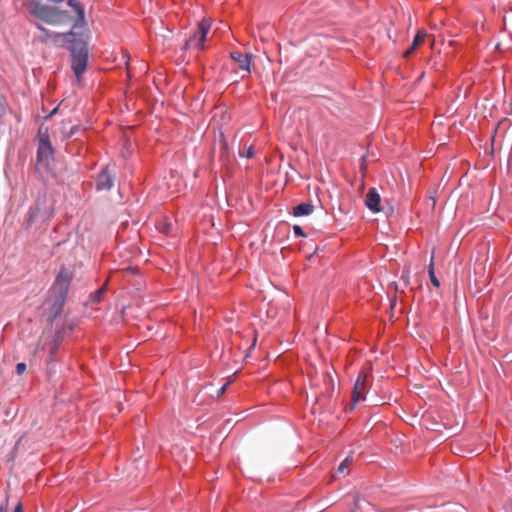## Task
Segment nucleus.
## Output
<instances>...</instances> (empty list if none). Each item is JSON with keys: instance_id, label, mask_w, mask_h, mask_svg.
Here are the masks:
<instances>
[{"instance_id": "nucleus-4", "label": "nucleus", "mask_w": 512, "mask_h": 512, "mask_svg": "<svg viewBox=\"0 0 512 512\" xmlns=\"http://www.w3.org/2000/svg\"><path fill=\"white\" fill-rule=\"evenodd\" d=\"M211 27V21L209 19H202L198 23L197 30L186 40V49H204V43L206 36Z\"/></svg>"}, {"instance_id": "nucleus-10", "label": "nucleus", "mask_w": 512, "mask_h": 512, "mask_svg": "<svg viewBox=\"0 0 512 512\" xmlns=\"http://www.w3.org/2000/svg\"><path fill=\"white\" fill-rule=\"evenodd\" d=\"M314 205L310 202H302L295 207H293V216L295 217H302V216H308L313 213L314 211Z\"/></svg>"}, {"instance_id": "nucleus-13", "label": "nucleus", "mask_w": 512, "mask_h": 512, "mask_svg": "<svg viewBox=\"0 0 512 512\" xmlns=\"http://www.w3.org/2000/svg\"><path fill=\"white\" fill-rule=\"evenodd\" d=\"M158 230L166 235H170L173 231V223L168 220H162L157 225Z\"/></svg>"}, {"instance_id": "nucleus-16", "label": "nucleus", "mask_w": 512, "mask_h": 512, "mask_svg": "<svg viewBox=\"0 0 512 512\" xmlns=\"http://www.w3.org/2000/svg\"><path fill=\"white\" fill-rule=\"evenodd\" d=\"M37 29L42 33V35L40 36V40L42 42H47L50 40L51 38V34H50V31L48 29H46L45 27H43L41 24L39 23H36L35 24Z\"/></svg>"}, {"instance_id": "nucleus-12", "label": "nucleus", "mask_w": 512, "mask_h": 512, "mask_svg": "<svg viewBox=\"0 0 512 512\" xmlns=\"http://www.w3.org/2000/svg\"><path fill=\"white\" fill-rule=\"evenodd\" d=\"M428 274H429V279H430L432 285L434 287H436V288H439L440 287V281H439V279L435 275V271H434V258H433V256L431 257L430 264L428 266Z\"/></svg>"}, {"instance_id": "nucleus-21", "label": "nucleus", "mask_w": 512, "mask_h": 512, "mask_svg": "<svg viewBox=\"0 0 512 512\" xmlns=\"http://www.w3.org/2000/svg\"><path fill=\"white\" fill-rule=\"evenodd\" d=\"M240 155L242 157H246V158H252L254 157L255 155V151H254V148L252 146H250L249 148H247L246 152L245 153H240Z\"/></svg>"}, {"instance_id": "nucleus-20", "label": "nucleus", "mask_w": 512, "mask_h": 512, "mask_svg": "<svg viewBox=\"0 0 512 512\" xmlns=\"http://www.w3.org/2000/svg\"><path fill=\"white\" fill-rule=\"evenodd\" d=\"M78 131H80V127L78 125H74L70 128L69 132L66 133V138L73 137Z\"/></svg>"}, {"instance_id": "nucleus-17", "label": "nucleus", "mask_w": 512, "mask_h": 512, "mask_svg": "<svg viewBox=\"0 0 512 512\" xmlns=\"http://www.w3.org/2000/svg\"><path fill=\"white\" fill-rule=\"evenodd\" d=\"M351 462L350 457H346L338 466L336 474H344L345 470L348 468Z\"/></svg>"}, {"instance_id": "nucleus-3", "label": "nucleus", "mask_w": 512, "mask_h": 512, "mask_svg": "<svg viewBox=\"0 0 512 512\" xmlns=\"http://www.w3.org/2000/svg\"><path fill=\"white\" fill-rule=\"evenodd\" d=\"M71 281L72 275L67 270L62 269L57 274L51 287V298L54 299L50 312L51 321L55 320L61 314L67 299Z\"/></svg>"}, {"instance_id": "nucleus-11", "label": "nucleus", "mask_w": 512, "mask_h": 512, "mask_svg": "<svg viewBox=\"0 0 512 512\" xmlns=\"http://www.w3.org/2000/svg\"><path fill=\"white\" fill-rule=\"evenodd\" d=\"M75 327L74 323H70L67 325L62 326L61 328H58L55 331V341L60 342L62 341L67 335H69Z\"/></svg>"}, {"instance_id": "nucleus-1", "label": "nucleus", "mask_w": 512, "mask_h": 512, "mask_svg": "<svg viewBox=\"0 0 512 512\" xmlns=\"http://www.w3.org/2000/svg\"><path fill=\"white\" fill-rule=\"evenodd\" d=\"M82 27L74 23L68 32L54 35V41L62 38L63 45L71 52V68L78 80L82 78L88 65L87 43L83 40L82 34L77 32V29Z\"/></svg>"}, {"instance_id": "nucleus-15", "label": "nucleus", "mask_w": 512, "mask_h": 512, "mask_svg": "<svg viewBox=\"0 0 512 512\" xmlns=\"http://www.w3.org/2000/svg\"><path fill=\"white\" fill-rule=\"evenodd\" d=\"M106 291V285H103L97 291L91 294V300L96 303L100 302L103 299V296L106 293Z\"/></svg>"}, {"instance_id": "nucleus-23", "label": "nucleus", "mask_w": 512, "mask_h": 512, "mask_svg": "<svg viewBox=\"0 0 512 512\" xmlns=\"http://www.w3.org/2000/svg\"><path fill=\"white\" fill-rule=\"evenodd\" d=\"M229 383H225L219 390H218V396H221L227 389Z\"/></svg>"}, {"instance_id": "nucleus-5", "label": "nucleus", "mask_w": 512, "mask_h": 512, "mask_svg": "<svg viewBox=\"0 0 512 512\" xmlns=\"http://www.w3.org/2000/svg\"><path fill=\"white\" fill-rule=\"evenodd\" d=\"M370 374L366 371H361L354 384L352 393V404L350 410L354 409V406L366 399V394L370 387Z\"/></svg>"}, {"instance_id": "nucleus-19", "label": "nucleus", "mask_w": 512, "mask_h": 512, "mask_svg": "<svg viewBox=\"0 0 512 512\" xmlns=\"http://www.w3.org/2000/svg\"><path fill=\"white\" fill-rule=\"evenodd\" d=\"M293 233H294V235L296 237H305L306 236V234L304 233L303 229L300 226H298V225H295L293 227Z\"/></svg>"}, {"instance_id": "nucleus-14", "label": "nucleus", "mask_w": 512, "mask_h": 512, "mask_svg": "<svg viewBox=\"0 0 512 512\" xmlns=\"http://www.w3.org/2000/svg\"><path fill=\"white\" fill-rule=\"evenodd\" d=\"M426 36H427V33L425 31L418 30V32L415 35L413 42H412V49H415L416 47L423 44L426 39Z\"/></svg>"}, {"instance_id": "nucleus-6", "label": "nucleus", "mask_w": 512, "mask_h": 512, "mask_svg": "<svg viewBox=\"0 0 512 512\" xmlns=\"http://www.w3.org/2000/svg\"><path fill=\"white\" fill-rule=\"evenodd\" d=\"M54 158V150L49 137L40 139L37 148V164L45 169L49 167Z\"/></svg>"}, {"instance_id": "nucleus-8", "label": "nucleus", "mask_w": 512, "mask_h": 512, "mask_svg": "<svg viewBox=\"0 0 512 512\" xmlns=\"http://www.w3.org/2000/svg\"><path fill=\"white\" fill-rule=\"evenodd\" d=\"M380 202L381 197L377 190L374 188L370 189L367 192L365 199V204L367 208L374 213H378L381 211Z\"/></svg>"}, {"instance_id": "nucleus-24", "label": "nucleus", "mask_w": 512, "mask_h": 512, "mask_svg": "<svg viewBox=\"0 0 512 512\" xmlns=\"http://www.w3.org/2000/svg\"><path fill=\"white\" fill-rule=\"evenodd\" d=\"M58 111V107L54 108L46 117L45 119H50L54 114H56Z\"/></svg>"}, {"instance_id": "nucleus-9", "label": "nucleus", "mask_w": 512, "mask_h": 512, "mask_svg": "<svg viewBox=\"0 0 512 512\" xmlns=\"http://www.w3.org/2000/svg\"><path fill=\"white\" fill-rule=\"evenodd\" d=\"M230 57L234 60L241 70L250 72V66L252 62L251 54H243L239 51L231 52Z\"/></svg>"}, {"instance_id": "nucleus-26", "label": "nucleus", "mask_w": 512, "mask_h": 512, "mask_svg": "<svg viewBox=\"0 0 512 512\" xmlns=\"http://www.w3.org/2000/svg\"><path fill=\"white\" fill-rule=\"evenodd\" d=\"M510 105H511V110H512V101H511V104H510Z\"/></svg>"}, {"instance_id": "nucleus-18", "label": "nucleus", "mask_w": 512, "mask_h": 512, "mask_svg": "<svg viewBox=\"0 0 512 512\" xmlns=\"http://www.w3.org/2000/svg\"><path fill=\"white\" fill-rule=\"evenodd\" d=\"M22 505L20 503L17 504V506L14 508L13 512H22ZM0 512H9L8 510V502L6 501L5 504L0 506Z\"/></svg>"}, {"instance_id": "nucleus-22", "label": "nucleus", "mask_w": 512, "mask_h": 512, "mask_svg": "<svg viewBox=\"0 0 512 512\" xmlns=\"http://www.w3.org/2000/svg\"><path fill=\"white\" fill-rule=\"evenodd\" d=\"M25 370H26V364L25 363L21 362V363H18L16 365V373L18 375L23 374L25 372Z\"/></svg>"}, {"instance_id": "nucleus-2", "label": "nucleus", "mask_w": 512, "mask_h": 512, "mask_svg": "<svg viewBox=\"0 0 512 512\" xmlns=\"http://www.w3.org/2000/svg\"><path fill=\"white\" fill-rule=\"evenodd\" d=\"M29 13L46 24L57 26L71 22L72 16L68 11L61 10L56 6L43 4L33 0L28 5Z\"/></svg>"}, {"instance_id": "nucleus-7", "label": "nucleus", "mask_w": 512, "mask_h": 512, "mask_svg": "<svg viewBox=\"0 0 512 512\" xmlns=\"http://www.w3.org/2000/svg\"><path fill=\"white\" fill-rule=\"evenodd\" d=\"M114 185V175L109 168H104L96 177L97 190H111Z\"/></svg>"}, {"instance_id": "nucleus-25", "label": "nucleus", "mask_w": 512, "mask_h": 512, "mask_svg": "<svg viewBox=\"0 0 512 512\" xmlns=\"http://www.w3.org/2000/svg\"><path fill=\"white\" fill-rule=\"evenodd\" d=\"M414 49H412V46L404 53V56L405 57H408L412 52H413Z\"/></svg>"}]
</instances>
